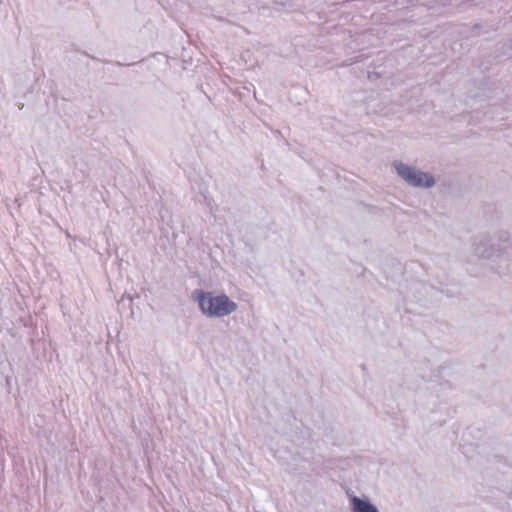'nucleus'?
Wrapping results in <instances>:
<instances>
[{
  "instance_id": "obj_1",
  "label": "nucleus",
  "mask_w": 512,
  "mask_h": 512,
  "mask_svg": "<svg viewBox=\"0 0 512 512\" xmlns=\"http://www.w3.org/2000/svg\"><path fill=\"white\" fill-rule=\"evenodd\" d=\"M192 299L199 305L203 315L209 318H221L235 312L238 308L226 294L214 296L212 292L196 289L192 292Z\"/></svg>"
},
{
  "instance_id": "obj_2",
  "label": "nucleus",
  "mask_w": 512,
  "mask_h": 512,
  "mask_svg": "<svg viewBox=\"0 0 512 512\" xmlns=\"http://www.w3.org/2000/svg\"><path fill=\"white\" fill-rule=\"evenodd\" d=\"M509 248H511V243L508 239L503 240V243L499 244L497 248L494 245H489L486 238L474 244L475 254L480 258L491 260L490 268L499 275L508 271Z\"/></svg>"
},
{
  "instance_id": "obj_3",
  "label": "nucleus",
  "mask_w": 512,
  "mask_h": 512,
  "mask_svg": "<svg viewBox=\"0 0 512 512\" xmlns=\"http://www.w3.org/2000/svg\"><path fill=\"white\" fill-rule=\"evenodd\" d=\"M393 167L398 176L408 185L419 188H430L434 186V177L427 172H422L413 166L405 164L401 161H394Z\"/></svg>"
},
{
  "instance_id": "obj_5",
  "label": "nucleus",
  "mask_w": 512,
  "mask_h": 512,
  "mask_svg": "<svg viewBox=\"0 0 512 512\" xmlns=\"http://www.w3.org/2000/svg\"><path fill=\"white\" fill-rule=\"evenodd\" d=\"M508 497L512 499V490L509 492Z\"/></svg>"
},
{
  "instance_id": "obj_4",
  "label": "nucleus",
  "mask_w": 512,
  "mask_h": 512,
  "mask_svg": "<svg viewBox=\"0 0 512 512\" xmlns=\"http://www.w3.org/2000/svg\"><path fill=\"white\" fill-rule=\"evenodd\" d=\"M353 512H379L378 508L372 504L367 498H359L353 496L351 498Z\"/></svg>"
}]
</instances>
